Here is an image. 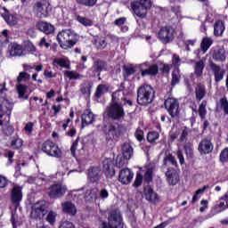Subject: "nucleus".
Returning <instances> with one entry per match:
<instances>
[{"instance_id": "nucleus-1", "label": "nucleus", "mask_w": 228, "mask_h": 228, "mask_svg": "<svg viewBox=\"0 0 228 228\" xmlns=\"http://www.w3.org/2000/svg\"><path fill=\"white\" fill-rule=\"evenodd\" d=\"M57 42L61 49H72L79 42V37L70 29H63L57 34Z\"/></svg>"}, {"instance_id": "nucleus-2", "label": "nucleus", "mask_w": 228, "mask_h": 228, "mask_svg": "<svg viewBox=\"0 0 228 228\" xmlns=\"http://www.w3.org/2000/svg\"><path fill=\"white\" fill-rule=\"evenodd\" d=\"M154 97H156V91L152 86L143 85L137 89V104L139 106L152 104Z\"/></svg>"}, {"instance_id": "nucleus-3", "label": "nucleus", "mask_w": 228, "mask_h": 228, "mask_svg": "<svg viewBox=\"0 0 228 228\" xmlns=\"http://www.w3.org/2000/svg\"><path fill=\"white\" fill-rule=\"evenodd\" d=\"M106 114L111 120H122L126 117V111H124V105L118 103V98H117V93L112 94V103L106 109Z\"/></svg>"}, {"instance_id": "nucleus-4", "label": "nucleus", "mask_w": 228, "mask_h": 228, "mask_svg": "<svg viewBox=\"0 0 228 228\" xmlns=\"http://www.w3.org/2000/svg\"><path fill=\"white\" fill-rule=\"evenodd\" d=\"M122 125L118 123H110L109 125H103L102 127V133L107 142L117 141L122 136Z\"/></svg>"}, {"instance_id": "nucleus-5", "label": "nucleus", "mask_w": 228, "mask_h": 228, "mask_svg": "<svg viewBox=\"0 0 228 228\" xmlns=\"http://www.w3.org/2000/svg\"><path fill=\"white\" fill-rule=\"evenodd\" d=\"M131 8L139 19H145L149 10L152 8V0H134L131 3Z\"/></svg>"}, {"instance_id": "nucleus-6", "label": "nucleus", "mask_w": 228, "mask_h": 228, "mask_svg": "<svg viewBox=\"0 0 228 228\" xmlns=\"http://www.w3.org/2000/svg\"><path fill=\"white\" fill-rule=\"evenodd\" d=\"M41 151L45 152L46 156L57 158L58 159L63 156V152L61 151V149H60V146L51 140H47L42 143Z\"/></svg>"}, {"instance_id": "nucleus-7", "label": "nucleus", "mask_w": 228, "mask_h": 228, "mask_svg": "<svg viewBox=\"0 0 228 228\" xmlns=\"http://www.w3.org/2000/svg\"><path fill=\"white\" fill-rule=\"evenodd\" d=\"M164 108L167 110L171 118H177L181 111L179 110V100L174 97H167L164 101Z\"/></svg>"}, {"instance_id": "nucleus-8", "label": "nucleus", "mask_w": 228, "mask_h": 228, "mask_svg": "<svg viewBox=\"0 0 228 228\" xmlns=\"http://www.w3.org/2000/svg\"><path fill=\"white\" fill-rule=\"evenodd\" d=\"M175 35V29L172 26H165L160 28L158 32V38L162 44H170V42H174Z\"/></svg>"}, {"instance_id": "nucleus-9", "label": "nucleus", "mask_w": 228, "mask_h": 228, "mask_svg": "<svg viewBox=\"0 0 228 228\" xmlns=\"http://www.w3.org/2000/svg\"><path fill=\"white\" fill-rule=\"evenodd\" d=\"M13 110V102L5 97L0 98V126H4V122L1 119L3 117H10Z\"/></svg>"}, {"instance_id": "nucleus-10", "label": "nucleus", "mask_w": 228, "mask_h": 228, "mask_svg": "<svg viewBox=\"0 0 228 228\" xmlns=\"http://www.w3.org/2000/svg\"><path fill=\"white\" fill-rule=\"evenodd\" d=\"M87 181L92 184H98L99 181L102 179V169L99 166H91L87 169Z\"/></svg>"}, {"instance_id": "nucleus-11", "label": "nucleus", "mask_w": 228, "mask_h": 228, "mask_svg": "<svg viewBox=\"0 0 228 228\" xmlns=\"http://www.w3.org/2000/svg\"><path fill=\"white\" fill-rule=\"evenodd\" d=\"M67 193V187L61 183H53L48 188V197L50 199H61Z\"/></svg>"}, {"instance_id": "nucleus-12", "label": "nucleus", "mask_w": 228, "mask_h": 228, "mask_svg": "<svg viewBox=\"0 0 228 228\" xmlns=\"http://www.w3.org/2000/svg\"><path fill=\"white\" fill-rule=\"evenodd\" d=\"M47 215V205L45 201H38L33 208L30 213L31 218L34 220H40V218H44Z\"/></svg>"}, {"instance_id": "nucleus-13", "label": "nucleus", "mask_w": 228, "mask_h": 228, "mask_svg": "<svg viewBox=\"0 0 228 228\" xmlns=\"http://www.w3.org/2000/svg\"><path fill=\"white\" fill-rule=\"evenodd\" d=\"M215 149V145L211 141V138L205 137L201 139L198 145V151L201 156H206L208 154H211Z\"/></svg>"}, {"instance_id": "nucleus-14", "label": "nucleus", "mask_w": 228, "mask_h": 228, "mask_svg": "<svg viewBox=\"0 0 228 228\" xmlns=\"http://www.w3.org/2000/svg\"><path fill=\"white\" fill-rule=\"evenodd\" d=\"M115 167H117V164H115V160L111 159H105L102 161V172L106 179H113L116 174Z\"/></svg>"}, {"instance_id": "nucleus-15", "label": "nucleus", "mask_w": 228, "mask_h": 228, "mask_svg": "<svg viewBox=\"0 0 228 228\" xmlns=\"http://www.w3.org/2000/svg\"><path fill=\"white\" fill-rule=\"evenodd\" d=\"M94 77H97L101 79V72H106L108 70V62L102 59H97L91 69Z\"/></svg>"}, {"instance_id": "nucleus-16", "label": "nucleus", "mask_w": 228, "mask_h": 228, "mask_svg": "<svg viewBox=\"0 0 228 228\" xmlns=\"http://www.w3.org/2000/svg\"><path fill=\"white\" fill-rule=\"evenodd\" d=\"M22 201V187L14 185L11 191V202L15 208L20 206Z\"/></svg>"}, {"instance_id": "nucleus-17", "label": "nucleus", "mask_w": 228, "mask_h": 228, "mask_svg": "<svg viewBox=\"0 0 228 228\" xmlns=\"http://www.w3.org/2000/svg\"><path fill=\"white\" fill-rule=\"evenodd\" d=\"M133 177H134V173H133L131 169L125 167L119 171L118 181L121 183V184L127 185L131 184Z\"/></svg>"}, {"instance_id": "nucleus-18", "label": "nucleus", "mask_w": 228, "mask_h": 228, "mask_svg": "<svg viewBox=\"0 0 228 228\" xmlns=\"http://www.w3.org/2000/svg\"><path fill=\"white\" fill-rule=\"evenodd\" d=\"M167 183L169 186H175L179 184V181L181 178L179 177V173L174 167H168L167 171L166 172Z\"/></svg>"}, {"instance_id": "nucleus-19", "label": "nucleus", "mask_w": 228, "mask_h": 228, "mask_svg": "<svg viewBox=\"0 0 228 228\" xmlns=\"http://www.w3.org/2000/svg\"><path fill=\"white\" fill-rule=\"evenodd\" d=\"M209 67L214 74L215 82L220 83L225 76V69H222V67L213 61L209 62Z\"/></svg>"}, {"instance_id": "nucleus-20", "label": "nucleus", "mask_w": 228, "mask_h": 228, "mask_svg": "<svg viewBox=\"0 0 228 228\" xmlns=\"http://www.w3.org/2000/svg\"><path fill=\"white\" fill-rule=\"evenodd\" d=\"M44 6H45V4L42 1L35 4L34 10L37 19H47V17H49V11L47 10V7L45 8Z\"/></svg>"}, {"instance_id": "nucleus-21", "label": "nucleus", "mask_w": 228, "mask_h": 228, "mask_svg": "<svg viewBox=\"0 0 228 228\" xmlns=\"http://www.w3.org/2000/svg\"><path fill=\"white\" fill-rule=\"evenodd\" d=\"M0 10L4 11L1 16L3 17L4 20H5L6 24H8V26H17V16L10 13V11L6 7H0Z\"/></svg>"}, {"instance_id": "nucleus-22", "label": "nucleus", "mask_w": 228, "mask_h": 228, "mask_svg": "<svg viewBox=\"0 0 228 228\" xmlns=\"http://www.w3.org/2000/svg\"><path fill=\"white\" fill-rule=\"evenodd\" d=\"M62 213L69 215V216H76L77 215V208L71 201H65L61 203Z\"/></svg>"}, {"instance_id": "nucleus-23", "label": "nucleus", "mask_w": 228, "mask_h": 228, "mask_svg": "<svg viewBox=\"0 0 228 228\" xmlns=\"http://www.w3.org/2000/svg\"><path fill=\"white\" fill-rule=\"evenodd\" d=\"M143 195L148 202H158L159 200L158 193L154 191V189L151 185H146L143 188Z\"/></svg>"}, {"instance_id": "nucleus-24", "label": "nucleus", "mask_w": 228, "mask_h": 228, "mask_svg": "<svg viewBox=\"0 0 228 228\" xmlns=\"http://www.w3.org/2000/svg\"><path fill=\"white\" fill-rule=\"evenodd\" d=\"M36 28L45 35H53L54 33V27L47 21H38L36 24Z\"/></svg>"}, {"instance_id": "nucleus-25", "label": "nucleus", "mask_w": 228, "mask_h": 228, "mask_svg": "<svg viewBox=\"0 0 228 228\" xmlns=\"http://www.w3.org/2000/svg\"><path fill=\"white\" fill-rule=\"evenodd\" d=\"M52 65L53 69H70V61H69L67 58H55L53 60Z\"/></svg>"}, {"instance_id": "nucleus-26", "label": "nucleus", "mask_w": 228, "mask_h": 228, "mask_svg": "<svg viewBox=\"0 0 228 228\" xmlns=\"http://www.w3.org/2000/svg\"><path fill=\"white\" fill-rule=\"evenodd\" d=\"M81 120L82 127H86V126H90V124H94V122H95V118L90 110H86L81 116Z\"/></svg>"}, {"instance_id": "nucleus-27", "label": "nucleus", "mask_w": 228, "mask_h": 228, "mask_svg": "<svg viewBox=\"0 0 228 228\" xmlns=\"http://www.w3.org/2000/svg\"><path fill=\"white\" fill-rule=\"evenodd\" d=\"M140 72L142 77H145V76H158V72H159V67L158 64H152L146 69H141Z\"/></svg>"}, {"instance_id": "nucleus-28", "label": "nucleus", "mask_w": 228, "mask_h": 228, "mask_svg": "<svg viewBox=\"0 0 228 228\" xmlns=\"http://www.w3.org/2000/svg\"><path fill=\"white\" fill-rule=\"evenodd\" d=\"M108 92H110L109 84H100L96 87V90L94 93V98L101 99V97H102L104 94H108Z\"/></svg>"}, {"instance_id": "nucleus-29", "label": "nucleus", "mask_w": 228, "mask_h": 228, "mask_svg": "<svg viewBox=\"0 0 228 228\" xmlns=\"http://www.w3.org/2000/svg\"><path fill=\"white\" fill-rule=\"evenodd\" d=\"M206 86L204 84L199 83L197 84L195 87V95H196V101H202L204 97H206Z\"/></svg>"}, {"instance_id": "nucleus-30", "label": "nucleus", "mask_w": 228, "mask_h": 228, "mask_svg": "<svg viewBox=\"0 0 228 228\" xmlns=\"http://www.w3.org/2000/svg\"><path fill=\"white\" fill-rule=\"evenodd\" d=\"M225 31V22L222 20H218L214 24V35L215 37H222Z\"/></svg>"}, {"instance_id": "nucleus-31", "label": "nucleus", "mask_w": 228, "mask_h": 228, "mask_svg": "<svg viewBox=\"0 0 228 228\" xmlns=\"http://www.w3.org/2000/svg\"><path fill=\"white\" fill-rule=\"evenodd\" d=\"M92 88H94V82L86 81L82 84L80 92L82 95H87V97H90V95H92Z\"/></svg>"}, {"instance_id": "nucleus-32", "label": "nucleus", "mask_w": 228, "mask_h": 228, "mask_svg": "<svg viewBox=\"0 0 228 228\" xmlns=\"http://www.w3.org/2000/svg\"><path fill=\"white\" fill-rule=\"evenodd\" d=\"M16 90L18 92L19 99H23V101H28V99H29V95L26 94V92H28V86L19 84L16 86Z\"/></svg>"}, {"instance_id": "nucleus-33", "label": "nucleus", "mask_w": 228, "mask_h": 228, "mask_svg": "<svg viewBox=\"0 0 228 228\" xmlns=\"http://www.w3.org/2000/svg\"><path fill=\"white\" fill-rule=\"evenodd\" d=\"M122 155L124 159H130L133 158V146L129 142H125L122 145Z\"/></svg>"}, {"instance_id": "nucleus-34", "label": "nucleus", "mask_w": 228, "mask_h": 228, "mask_svg": "<svg viewBox=\"0 0 228 228\" xmlns=\"http://www.w3.org/2000/svg\"><path fill=\"white\" fill-rule=\"evenodd\" d=\"M212 58L216 61H225V59H226L225 50L222 48L214 50L212 53Z\"/></svg>"}, {"instance_id": "nucleus-35", "label": "nucleus", "mask_w": 228, "mask_h": 228, "mask_svg": "<svg viewBox=\"0 0 228 228\" xmlns=\"http://www.w3.org/2000/svg\"><path fill=\"white\" fill-rule=\"evenodd\" d=\"M213 39L211 37H205L202 38L200 43V49L203 53H208L209 50V47L213 45Z\"/></svg>"}, {"instance_id": "nucleus-36", "label": "nucleus", "mask_w": 228, "mask_h": 228, "mask_svg": "<svg viewBox=\"0 0 228 228\" xmlns=\"http://www.w3.org/2000/svg\"><path fill=\"white\" fill-rule=\"evenodd\" d=\"M10 54L11 56H22V54H24L22 45L13 44L10 49Z\"/></svg>"}, {"instance_id": "nucleus-37", "label": "nucleus", "mask_w": 228, "mask_h": 228, "mask_svg": "<svg viewBox=\"0 0 228 228\" xmlns=\"http://www.w3.org/2000/svg\"><path fill=\"white\" fill-rule=\"evenodd\" d=\"M136 72V69L131 66H123L124 81H129V76H133Z\"/></svg>"}, {"instance_id": "nucleus-38", "label": "nucleus", "mask_w": 228, "mask_h": 228, "mask_svg": "<svg viewBox=\"0 0 228 228\" xmlns=\"http://www.w3.org/2000/svg\"><path fill=\"white\" fill-rule=\"evenodd\" d=\"M64 77H69V80H76V79H81L85 77V76L77 73L76 70H65L64 71Z\"/></svg>"}, {"instance_id": "nucleus-39", "label": "nucleus", "mask_w": 228, "mask_h": 228, "mask_svg": "<svg viewBox=\"0 0 228 228\" xmlns=\"http://www.w3.org/2000/svg\"><path fill=\"white\" fill-rule=\"evenodd\" d=\"M204 73V61H200L195 63L194 74L196 77H202Z\"/></svg>"}, {"instance_id": "nucleus-40", "label": "nucleus", "mask_w": 228, "mask_h": 228, "mask_svg": "<svg viewBox=\"0 0 228 228\" xmlns=\"http://www.w3.org/2000/svg\"><path fill=\"white\" fill-rule=\"evenodd\" d=\"M168 163H170L173 167H178L177 160L175 159V157L172 155V153H168L164 157L163 165L167 167Z\"/></svg>"}, {"instance_id": "nucleus-41", "label": "nucleus", "mask_w": 228, "mask_h": 228, "mask_svg": "<svg viewBox=\"0 0 228 228\" xmlns=\"http://www.w3.org/2000/svg\"><path fill=\"white\" fill-rule=\"evenodd\" d=\"M76 20H77V22H79L80 24H82V26H85L86 28L94 26V21H92V20H90L86 17H83L81 15H77Z\"/></svg>"}, {"instance_id": "nucleus-42", "label": "nucleus", "mask_w": 228, "mask_h": 228, "mask_svg": "<svg viewBox=\"0 0 228 228\" xmlns=\"http://www.w3.org/2000/svg\"><path fill=\"white\" fill-rule=\"evenodd\" d=\"M207 104H208V102L203 101L199 107L198 113L201 120H204L206 118V115H208V110H206Z\"/></svg>"}, {"instance_id": "nucleus-43", "label": "nucleus", "mask_w": 228, "mask_h": 228, "mask_svg": "<svg viewBox=\"0 0 228 228\" xmlns=\"http://www.w3.org/2000/svg\"><path fill=\"white\" fill-rule=\"evenodd\" d=\"M77 4L86 6L87 8H94L97 4V0H76Z\"/></svg>"}, {"instance_id": "nucleus-44", "label": "nucleus", "mask_w": 228, "mask_h": 228, "mask_svg": "<svg viewBox=\"0 0 228 228\" xmlns=\"http://www.w3.org/2000/svg\"><path fill=\"white\" fill-rule=\"evenodd\" d=\"M219 162L222 163V165L228 163V147H225L221 151L219 154Z\"/></svg>"}, {"instance_id": "nucleus-45", "label": "nucleus", "mask_w": 228, "mask_h": 228, "mask_svg": "<svg viewBox=\"0 0 228 228\" xmlns=\"http://www.w3.org/2000/svg\"><path fill=\"white\" fill-rule=\"evenodd\" d=\"M159 139V133L156 131H151L147 134L146 140L149 143H154L156 140Z\"/></svg>"}, {"instance_id": "nucleus-46", "label": "nucleus", "mask_w": 228, "mask_h": 228, "mask_svg": "<svg viewBox=\"0 0 228 228\" xmlns=\"http://www.w3.org/2000/svg\"><path fill=\"white\" fill-rule=\"evenodd\" d=\"M94 45L96 49L102 51V49H106V47L108 46V43L104 38H98L94 40Z\"/></svg>"}, {"instance_id": "nucleus-47", "label": "nucleus", "mask_w": 228, "mask_h": 228, "mask_svg": "<svg viewBox=\"0 0 228 228\" xmlns=\"http://www.w3.org/2000/svg\"><path fill=\"white\" fill-rule=\"evenodd\" d=\"M143 182L147 186L152 183V168H148L143 175Z\"/></svg>"}, {"instance_id": "nucleus-48", "label": "nucleus", "mask_w": 228, "mask_h": 228, "mask_svg": "<svg viewBox=\"0 0 228 228\" xmlns=\"http://www.w3.org/2000/svg\"><path fill=\"white\" fill-rule=\"evenodd\" d=\"M56 213L53 210H50L46 216V222L50 224V225H54L56 224Z\"/></svg>"}, {"instance_id": "nucleus-49", "label": "nucleus", "mask_w": 228, "mask_h": 228, "mask_svg": "<svg viewBox=\"0 0 228 228\" xmlns=\"http://www.w3.org/2000/svg\"><path fill=\"white\" fill-rule=\"evenodd\" d=\"M191 132V130L188 128V126H183L182 133L180 134L179 142H186V140H188V135L190 134Z\"/></svg>"}, {"instance_id": "nucleus-50", "label": "nucleus", "mask_w": 228, "mask_h": 228, "mask_svg": "<svg viewBox=\"0 0 228 228\" xmlns=\"http://www.w3.org/2000/svg\"><path fill=\"white\" fill-rule=\"evenodd\" d=\"M208 188H209V186L205 185L201 189L197 190L195 194L192 196L191 203L195 204V202H197L199 200V195H200V193H204V191H206V190H208Z\"/></svg>"}, {"instance_id": "nucleus-51", "label": "nucleus", "mask_w": 228, "mask_h": 228, "mask_svg": "<svg viewBox=\"0 0 228 228\" xmlns=\"http://www.w3.org/2000/svg\"><path fill=\"white\" fill-rule=\"evenodd\" d=\"M24 47H25L26 51H28V53H31L32 54L34 53H37V47L29 40L24 42Z\"/></svg>"}, {"instance_id": "nucleus-52", "label": "nucleus", "mask_w": 228, "mask_h": 228, "mask_svg": "<svg viewBox=\"0 0 228 228\" xmlns=\"http://www.w3.org/2000/svg\"><path fill=\"white\" fill-rule=\"evenodd\" d=\"M10 31L8 29H4L0 36V42L2 44H8L10 42V36L8 35Z\"/></svg>"}, {"instance_id": "nucleus-53", "label": "nucleus", "mask_w": 228, "mask_h": 228, "mask_svg": "<svg viewBox=\"0 0 228 228\" xmlns=\"http://www.w3.org/2000/svg\"><path fill=\"white\" fill-rule=\"evenodd\" d=\"M142 183H143V175L141 173H137L133 183L134 188H140V186H142Z\"/></svg>"}, {"instance_id": "nucleus-54", "label": "nucleus", "mask_w": 228, "mask_h": 228, "mask_svg": "<svg viewBox=\"0 0 228 228\" xmlns=\"http://www.w3.org/2000/svg\"><path fill=\"white\" fill-rule=\"evenodd\" d=\"M179 83H181V75L173 72L172 73V79H171V86L172 88H174V86H175V85H179Z\"/></svg>"}, {"instance_id": "nucleus-55", "label": "nucleus", "mask_w": 228, "mask_h": 228, "mask_svg": "<svg viewBox=\"0 0 228 228\" xmlns=\"http://www.w3.org/2000/svg\"><path fill=\"white\" fill-rule=\"evenodd\" d=\"M220 105L224 115H228V101L226 97L220 99Z\"/></svg>"}, {"instance_id": "nucleus-56", "label": "nucleus", "mask_w": 228, "mask_h": 228, "mask_svg": "<svg viewBox=\"0 0 228 228\" xmlns=\"http://www.w3.org/2000/svg\"><path fill=\"white\" fill-rule=\"evenodd\" d=\"M14 132L15 128L11 125H8L2 129V133H4L5 136H12V134Z\"/></svg>"}, {"instance_id": "nucleus-57", "label": "nucleus", "mask_w": 228, "mask_h": 228, "mask_svg": "<svg viewBox=\"0 0 228 228\" xmlns=\"http://www.w3.org/2000/svg\"><path fill=\"white\" fill-rule=\"evenodd\" d=\"M30 76L28 73H27L26 71H21L20 72L18 77H17V82L18 83H22V81H26L28 79H29Z\"/></svg>"}, {"instance_id": "nucleus-58", "label": "nucleus", "mask_w": 228, "mask_h": 228, "mask_svg": "<svg viewBox=\"0 0 228 228\" xmlns=\"http://www.w3.org/2000/svg\"><path fill=\"white\" fill-rule=\"evenodd\" d=\"M134 136L137 140V142H143V140H145V137L143 135V130H142L141 128H137L135 133H134Z\"/></svg>"}, {"instance_id": "nucleus-59", "label": "nucleus", "mask_w": 228, "mask_h": 228, "mask_svg": "<svg viewBox=\"0 0 228 228\" xmlns=\"http://www.w3.org/2000/svg\"><path fill=\"white\" fill-rule=\"evenodd\" d=\"M66 136H69V138H74L76 134H77V130L76 129V126H69V131H66L65 133Z\"/></svg>"}, {"instance_id": "nucleus-60", "label": "nucleus", "mask_w": 228, "mask_h": 228, "mask_svg": "<svg viewBox=\"0 0 228 228\" xmlns=\"http://www.w3.org/2000/svg\"><path fill=\"white\" fill-rule=\"evenodd\" d=\"M79 143V137H77L72 143L71 147H70V152H71V156H73V158H76V151H77V144Z\"/></svg>"}, {"instance_id": "nucleus-61", "label": "nucleus", "mask_w": 228, "mask_h": 228, "mask_svg": "<svg viewBox=\"0 0 228 228\" xmlns=\"http://www.w3.org/2000/svg\"><path fill=\"white\" fill-rule=\"evenodd\" d=\"M8 186V178L6 176L0 175V190L6 188Z\"/></svg>"}, {"instance_id": "nucleus-62", "label": "nucleus", "mask_w": 228, "mask_h": 228, "mask_svg": "<svg viewBox=\"0 0 228 228\" xmlns=\"http://www.w3.org/2000/svg\"><path fill=\"white\" fill-rule=\"evenodd\" d=\"M121 101H123V104L121 105L125 106L126 108H133V106H134V103L133 102V101L127 99L126 97H123Z\"/></svg>"}, {"instance_id": "nucleus-63", "label": "nucleus", "mask_w": 228, "mask_h": 228, "mask_svg": "<svg viewBox=\"0 0 228 228\" xmlns=\"http://www.w3.org/2000/svg\"><path fill=\"white\" fill-rule=\"evenodd\" d=\"M100 199H102V200H106V199H108V197H110V192L108 191V190L106 189H101L100 192Z\"/></svg>"}, {"instance_id": "nucleus-64", "label": "nucleus", "mask_w": 228, "mask_h": 228, "mask_svg": "<svg viewBox=\"0 0 228 228\" xmlns=\"http://www.w3.org/2000/svg\"><path fill=\"white\" fill-rule=\"evenodd\" d=\"M59 228H76V226L70 221H64L60 224Z\"/></svg>"}]
</instances>
